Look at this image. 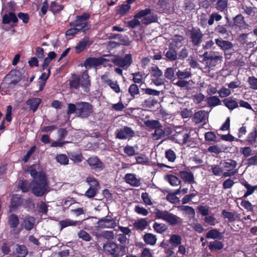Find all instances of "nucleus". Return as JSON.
<instances>
[{
    "mask_svg": "<svg viewBox=\"0 0 257 257\" xmlns=\"http://www.w3.org/2000/svg\"><path fill=\"white\" fill-rule=\"evenodd\" d=\"M216 44L223 50H227L231 49L233 47L232 43L228 41H225L222 38L216 39L215 40Z\"/></svg>",
    "mask_w": 257,
    "mask_h": 257,
    "instance_id": "23",
    "label": "nucleus"
},
{
    "mask_svg": "<svg viewBox=\"0 0 257 257\" xmlns=\"http://www.w3.org/2000/svg\"><path fill=\"white\" fill-rule=\"evenodd\" d=\"M223 103L226 107L231 110H233L238 106V102L235 99H233L231 97L224 99L223 100Z\"/></svg>",
    "mask_w": 257,
    "mask_h": 257,
    "instance_id": "29",
    "label": "nucleus"
},
{
    "mask_svg": "<svg viewBox=\"0 0 257 257\" xmlns=\"http://www.w3.org/2000/svg\"><path fill=\"white\" fill-rule=\"evenodd\" d=\"M63 9V7L59 5L56 2H53L51 4L50 10L53 13H58Z\"/></svg>",
    "mask_w": 257,
    "mask_h": 257,
    "instance_id": "55",
    "label": "nucleus"
},
{
    "mask_svg": "<svg viewBox=\"0 0 257 257\" xmlns=\"http://www.w3.org/2000/svg\"><path fill=\"white\" fill-rule=\"evenodd\" d=\"M223 247V244L222 242L215 240L211 241L209 243L208 247L211 251H216L221 249Z\"/></svg>",
    "mask_w": 257,
    "mask_h": 257,
    "instance_id": "39",
    "label": "nucleus"
},
{
    "mask_svg": "<svg viewBox=\"0 0 257 257\" xmlns=\"http://www.w3.org/2000/svg\"><path fill=\"white\" fill-rule=\"evenodd\" d=\"M222 214L224 218H227L230 222L233 221L235 220V214L233 212H228L224 210L222 211Z\"/></svg>",
    "mask_w": 257,
    "mask_h": 257,
    "instance_id": "60",
    "label": "nucleus"
},
{
    "mask_svg": "<svg viewBox=\"0 0 257 257\" xmlns=\"http://www.w3.org/2000/svg\"><path fill=\"white\" fill-rule=\"evenodd\" d=\"M87 161L91 169L96 171H100L104 167L103 163L96 157H90Z\"/></svg>",
    "mask_w": 257,
    "mask_h": 257,
    "instance_id": "12",
    "label": "nucleus"
},
{
    "mask_svg": "<svg viewBox=\"0 0 257 257\" xmlns=\"http://www.w3.org/2000/svg\"><path fill=\"white\" fill-rule=\"evenodd\" d=\"M38 165H33L31 166L29 169L28 171L30 172L31 176L34 179V180H36L37 178H38V174L40 172H43L42 171L38 172Z\"/></svg>",
    "mask_w": 257,
    "mask_h": 257,
    "instance_id": "49",
    "label": "nucleus"
},
{
    "mask_svg": "<svg viewBox=\"0 0 257 257\" xmlns=\"http://www.w3.org/2000/svg\"><path fill=\"white\" fill-rule=\"evenodd\" d=\"M257 139V130L254 128L252 132L249 133L246 139V141L249 144L252 145L254 147L256 148V145H254L256 140Z\"/></svg>",
    "mask_w": 257,
    "mask_h": 257,
    "instance_id": "36",
    "label": "nucleus"
},
{
    "mask_svg": "<svg viewBox=\"0 0 257 257\" xmlns=\"http://www.w3.org/2000/svg\"><path fill=\"white\" fill-rule=\"evenodd\" d=\"M151 77L152 82L157 86L164 85L165 79L163 77V72L158 67L154 66L151 68Z\"/></svg>",
    "mask_w": 257,
    "mask_h": 257,
    "instance_id": "7",
    "label": "nucleus"
},
{
    "mask_svg": "<svg viewBox=\"0 0 257 257\" xmlns=\"http://www.w3.org/2000/svg\"><path fill=\"white\" fill-rule=\"evenodd\" d=\"M219 96L222 97H226L230 95L231 94V91L230 89L228 88H226L225 87H222L218 91H217Z\"/></svg>",
    "mask_w": 257,
    "mask_h": 257,
    "instance_id": "48",
    "label": "nucleus"
},
{
    "mask_svg": "<svg viewBox=\"0 0 257 257\" xmlns=\"http://www.w3.org/2000/svg\"><path fill=\"white\" fill-rule=\"evenodd\" d=\"M206 237L208 239H221L223 237L222 233L216 229H212L207 233Z\"/></svg>",
    "mask_w": 257,
    "mask_h": 257,
    "instance_id": "28",
    "label": "nucleus"
},
{
    "mask_svg": "<svg viewBox=\"0 0 257 257\" xmlns=\"http://www.w3.org/2000/svg\"><path fill=\"white\" fill-rule=\"evenodd\" d=\"M154 230L159 233H162L167 229V226L163 223L155 222L153 226Z\"/></svg>",
    "mask_w": 257,
    "mask_h": 257,
    "instance_id": "43",
    "label": "nucleus"
},
{
    "mask_svg": "<svg viewBox=\"0 0 257 257\" xmlns=\"http://www.w3.org/2000/svg\"><path fill=\"white\" fill-rule=\"evenodd\" d=\"M80 223L81 222L79 221H74L68 218L60 220L59 222V224L61 226V229L70 226H76L77 224H80Z\"/></svg>",
    "mask_w": 257,
    "mask_h": 257,
    "instance_id": "34",
    "label": "nucleus"
},
{
    "mask_svg": "<svg viewBox=\"0 0 257 257\" xmlns=\"http://www.w3.org/2000/svg\"><path fill=\"white\" fill-rule=\"evenodd\" d=\"M176 75L179 79L184 80L190 78L192 74L191 69L186 68L183 71L179 70L176 72Z\"/></svg>",
    "mask_w": 257,
    "mask_h": 257,
    "instance_id": "31",
    "label": "nucleus"
},
{
    "mask_svg": "<svg viewBox=\"0 0 257 257\" xmlns=\"http://www.w3.org/2000/svg\"><path fill=\"white\" fill-rule=\"evenodd\" d=\"M154 214L156 218L162 219L171 225H176L182 222V220L180 217L167 210L155 209Z\"/></svg>",
    "mask_w": 257,
    "mask_h": 257,
    "instance_id": "3",
    "label": "nucleus"
},
{
    "mask_svg": "<svg viewBox=\"0 0 257 257\" xmlns=\"http://www.w3.org/2000/svg\"><path fill=\"white\" fill-rule=\"evenodd\" d=\"M217 137L216 135L212 132L206 133L205 134V139L209 142H215L216 141Z\"/></svg>",
    "mask_w": 257,
    "mask_h": 257,
    "instance_id": "63",
    "label": "nucleus"
},
{
    "mask_svg": "<svg viewBox=\"0 0 257 257\" xmlns=\"http://www.w3.org/2000/svg\"><path fill=\"white\" fill-rule=\"evenodd\" d=\"M248 82L250 85L251 88L254 90H257V78L254 76L249 77Z\"/></svg>",
    "mask_w": 257,
    "mask_h": 257,
    "instance_id": "64",
    "label": "nucleus"
},
{
    "mask_svg": "<svg viewBox=\"0 0 257 257\" xmlns=\"http://www.w3.org/2000/svg\"><path fill=\"white\" fill-rule=\"evenodd\" d=\"M135 211L138 214L143 216H147L149 214V211L147 209L143 207H141L139 205L135 206Z\"/></svg>",
    "mask_w": 257,
    "mask_h": 257,
    "instance_id": "58",
    "label": "nucleus"
},
{
    "mask_svg": "<svg viewBox=\"0 0 257 257\" xmlns=\"http://www.w3.org/2000/svg\"><path fill=\"white\" fill-rule=\"evenodd\" d=\"M175 69L173 67H169L165 71V77L169 80H172L175 77Z\"/></svg>",
    "mask_w": 257,
    "mask_h": 257,
    "instance_id": "52",
    "label": "nucleus"
},
{
    "mask_svg": "<svg viewBox=\"0 0 257 257\" xmlns=\"http://www.w3.org/2000/svg\"><path fill=\"white\" fill-rule=\"evenodd\" d=\"M103 248L104 251L114 256H117L119 254V247L118 245L113 242H108L103 244Z\"/></svg>",
    "mask_w": 257,
    "mask_h": 257,
    "instance_id": "15",
    "label": "nucleus"
},
{
    "mask_svg": "<svg viewBox=\"0 0 257 257\" xmlns=\"http://www.w3.org/2000/svg\"><path fill=\"white\" fill-rule=\"evenodd\" d=\"M207 103L210 106H216L221 104V100L216 96H210L207 98Z\"/></svg>",
    "mask_w": 257,
    "mask_h": 257,
    "instance_id": "44",
    "label": "nucleus"
},
{
    "mask_svg": "<svg viewBox=\"0 0 257 257\" xmlns=\"http://www.w3.org/2000/svg\"><path fill=\"white\" fill-rule=\"evenodd\" d=\"M41 102V99L39 98H32L28 99L26 101V103L30 105V109L35 112L37 109L38 106Z\"/></svg>",
    "mask_w": 257,
    "mask_h": 257,
    "instance_id": "32",
    "label": "nucleus"
},
{
    "mask_svg": "<svg viewBox=\"0 0 257 257\" xmlns=\"http://www.w3.org/2000/svg\"><path fill=\"white\" fill-rule=\"evenodd\" d=\"M55 159L58 163L62 165H67L69 162V159L65 154L58 155L56 156Z\"/></svg>",
    "mask_w": 257,
    "mask_h": 257,
    "instance_id": "46",
    "label": "nucleus"
},
{
    "mask_svg": "<svg viewBox=\"0 0 257 257\" xmlns=\"http://www.w3.org/2000/svg\"><path fill=\"white\" fill-rule=\"evenodd\" d=\"M203 35L198 29L193 28L190 31V38L194 45H198L202 42Z\"/></svg>",
    "mask_w": 257,
    "mask_h": 257,
    "instance_id": "16",
    "label": "nucleus"
},
{
    "mask_svg": "<svg viewBox=\"0 0 257 257\" xmlns=\"http://www.w3.org/2000/svg\"><path fill=\"white\" fill-rule=\"evenodd\" d=\"M31 190L37 196H42L49 191V187L44 172H40L38 178L31 182Z\"/></svg>",
    "mask_w": 257,
    "mask_h": 257,
    "instance_id": "2",
    "label": "nucleus"
},
{
    "mask_svg": "<svg viewBox=\"0 0 257 257\" xmlns=\"http://www.w3.org/2000/svg\"><path fill=\"white\" fill-rule=\"evenodd\" d=\"M80 78V85L85 92H88L90 86L88 74L86 71L84 72Z\"/></svg>",
    "mask_w": 257,
    "mask_h": 257,
    "instance_id": "20",
    "label": "nucleus"
},
{
    "mask_svg": "<svg viewBox=\"0 0 257 257\" xmlns=\"http://www.w3.org/2000/svg\"><path fill=\"white\" fill-rule=\"evenodd\" d=\"M208 113L204 110H200L194 113L193 116L194 121L196 123H206L208 120Z\"/></svg>",
    "mask_w": 257,
    "mask_h": 257,
    "instance_id": "17",
    "label": "nucleus"
},
{
    "mask_svg": "<svg viewBox=\"0 0 257 257\" xmlns=\"http://www.w3.org/2000/svg\"><path fill=\"white\" fill-rule=\"evenodd\" d=\"M166 56L169 60L171 61H174L177 59V53L174 49L170 48L166 52Z\"/></svg>",
    "mask_w": 257,
    "mask_h": 257,
    "instance_id": "51",
    "label": "nucleus"
},
{
    "mask_svg": "<svg viewBox=\"0 0 257 257\" xmlns=\"http://www.w3.org/2000/svg\"><path fill=\"white\" fill-rule=\"evenodd\" d=\"M141 198L146 205L151 206L153 204L151 198L147 192L142 193Z\"/></svg>",
    "mask_w": 257,
    "mask_h": 257,
    "instance_id": "59",
    "label": "nucleus"
},
{
    "mask_svg": "<svg viewBox=\"0 0 257 257\" xmlns=\"http://www.w3.org/2000/svg\"><path fill=\"white\" fill-rule=\"evenodd\" d=\"M21 204L22 201L21 197L17 194L13 195L11 203L10 205V211L11 212L15 211Z\"/></svg>",
    "mask_w": 257,
    "mask_h": 257,
    "instance_id": "21",
    "label": "nucleus"
},
{
    "mask_svg": "<svg viewBox=\"0 0 257 257\" xmlns=\"http://www.w3.org/2000/svg\"><path fill=\"white\" fill-rule=\"evenodd\" d=\"M133 76V80L136 83L142 84L144 82L143 75L142 73L138 72L132 74Z\"/></svg>",
    "mask_w": 257,
    "mask_h": 257,
    "instance_id": "47",
    "label": "nucleus"
},
{
    "mask_svg": "<svg viewBox=\"0 0 257 257\" xmlns=\"http://www.w3.org/2000/svg\"><path fill=\"white\" fill-rule=\"evenodd\" d=\"M180 177L185 181L188 183H192L194 182V176L193 174L187 171H180Z\"/></svg>",
    "mask_w": 257,
    "mask_h": 257,
    "instance_id": "35",
    "label": "nucleus"
},
{
    "mask_svg": "<svg viewBox=\"0 0 257 257\" xmlns=\"http://www.w3.org/2000/svg\"><path fill=\"white\" fill-rule=\"evenodd\" d=\"M78 236L79 238L85 241H89L91 239V236L90 234L83 230H81L78 232Z\"/></svg>",
    "mask_w": 257,
    "mask_h": 257,
    "instance_id": "50",
    "label": "nucleus"
},
{
    "mask_svg": "<svg viewBox=\"0 0 257 257\" xmlns=\"http://www.w3.org/2000/svg\"><path fill=\"white\" fill-rule=\"evenodd\" d=\"M148 225V222L146 219L142 218L135 221L134 223V226L137 229L143 230Z\"/></svg>",
    "mask_w": 257,
    "mask_h": 257,
    "instance_id": "37",
    "label": "nucleus"
},
{
    "mask_svg": "<svg viewBox=\"0 0 257 257\" xmlns=\"http://www.w3.org/2000/svg\"><path fill=\"white\" fill-rule=\"evenodd\" d=\"M36 220L34 217L27 216L23 221V225L27 230H31L35 226Z\"/></svg>",
    "mask_w": 257,
    "mask_h": 257,
    "instance_id": "25",
    "label": "nucleus"
},
{
    "mask_svg": "<svg viewBox=\"0 0 257 257\" xmlns=\"http://www.w3.org/2000/svg\"><path fill=\"white\" fill-rule=\"evenodd\" d=\"M145 242L151 246L155 245L157 241V236L151 233H147L143 237Z\"/></svg>",
    "mask_w": 257,
    "mask_h": 257,
    "instance_id": "24",
    "label": "nucleus"
},
{
    "mask_svg": "<svg viewBox=\"0 0 257 257\" xmlns=\"http://www.w3.org/2000/svg\"><path fill=\"white\" fill-rule=\"evenodd\" d=\"M16 247L18 257H25L27 254L28 251L25 245L17 244Z\"/></svg>",
    "mask_w": 257,
    "mask_h": 257,
    "instance_id": "41",
    "label": "nucleus"
},
{
    "mask_svg": "<svg viewBox=\"0 0 257 257\" xmlns=\"http://www.w3.org/2000/svg\"><path fill=\"white\" fill-rule=\"evenodd\" d=\"M192 133V131L187 130L177 132L173 136V140L182 145L188 144L194 142V134Z\"/></svg>",
    "mask_w": 257,
    "mask_h": 257,
    "instance_id": "4",
    "label": "nucleus"
},
{
    "mask_svg": "<svg viewBox=\"0 0 257 257\" xmlns=\"http://www.w3.org/2000/svg\"><path fill=\"white\" fill-rule=\"evenodd\" d=\"M97 227L100 228H114L116 226L115 220L113 218L103 217L97 222Z\"/></svg>",
    "mask_w": 257,
    "mask_h": 257,
    "instance_id": "14",
    "label": "nucleus"
},
{
    "mask_svg": "<svg viewBox=\"0 0 257 257\" xmlns=\"http://www.w3.org/2000/svg\"><path fill=\"white\" fill-rule=\"evenodd\" d=\"M240 183L246 189V192L243 196V198H246L252 195L254 192L255 190V185L252 186L245 180L241 182Z\"/></svg>",
    "mask_w": 257,
    "mask_h": 257,
    "instance_id": "26",
    "label": "nucleus"
},
{
    "mask_svg": "<svg viewBox=\"0 0 257 257\" xmlns=\"http://www.w3.org/2000/svg\"><path fill=\"white\" fill-rule=\"evenodd\" d=\"M19 224V219L15 214H11L8 218V224L12 228V231H14L16 228Z\"/></svg>",
    "mask_w": 257,
    "mask_h": 257,
    "instance_id": "30",
    "label": "nucleus"
},
{
    "mask_svg": "<svg viewBox=\"0 0 257 257\" xmlns=\"http://www.w3.org/2000/svg\"><path fill=\"white\" fill-rule=\"evenodd\" d=\"M92 112V105L88 102L81 101L68 105V115L75 113L76 116L83 118L88 117Z\"/></svg>",
    "mask_w": 257,
    "mask_h": 257,
    "instance_id": "1",
    "label": "nucleus"
},
{
    "mask_svg": "<svg viewBox=\"0 0 257 257\" xmlns=\"http://www.w3.org/2000/svg\"><path fill=\"white\" fill-rule=\"evenodd\" d=\"M165 156L168 161L171 162H174L176 158L175 152L172 150H168L166 151Z\"/></svg>",
    "mask_w": 257,
    "mask_h": 257,
    "instance_id": "57",
    "label": "nucleus"
},
{
    "mask_svg": "<svg viewBox=\"0 0 257 257\" xmlns=\"http://www.w3.org/2000/svg\"><path fill=\"white\" fill-rule=\"evenodd\" d=\"M164 135L165 132L161 127L155 129V132L153 134L154 139L157 140L160 139Z\"/></svg>",
    "mask_w": 257,
    "mask_h": 257,
    "instance_id": "54",
    "label": "nucleus"
},
{
    "mask_svg": "<svg viewBox=\"0 0 257 257\" xmlns=\"http://www.w3.org/2000/svg\"><path fill=\"white\" fill-rule=\"evenodd\" d=\"M128 91L131 96L133 97L139 93V88L138 86L135 84H133L130 85L128 88Z\"/></svg>",
    "mask_w": 257,
    "mask_h": 257,
    "instance_id": "62",
    "label": "nucleus"
},
{
    "mask_svg": "<svg viewBox=\"0 0 257 257\" xmlns=\"http://www.w3.org/2000/svg\"><path fill=\"white\" fill-rule=\"evenodd\" d=\"M222 19V16L220 15H219L217 13H212L210 16L209 19H208V23L209 25H212L214 20L216 21H219Z\"/></svg>",
    "mask_w": 257,
    "mask_h": 257,
    "instance_id": "56",
    "label": "nucleus"
},
{
    "mask_svg": "<svg viewBox=\"0 0 257 257\" xmlns=\"http://www.w3.org/2000/svg\"><path fill=\"white\" fill-rule=\"evenodd\" d=\"M18 21V18L16 15L11 12L8 14H5L3 17V23L8 24L11 22L16 23Z\"/></svg>",
    "mask_w": 257,
    "mask_h": 257,
    "instance_id": "33",
    "label": "nucleus"
},
{
    "mask_svg": "<svg viewBox=\"0 0 257 257\" xmlns=\"http://www.w3.org/2000/svg\"><path fill=\"white\" fill-rule=\"evenodd\" d=\"M246 26L244 18L241 15H238L234 18L233 27L238 28L239 29H243L246 28Z\"/></svg>",
    "mask_w": 257,
    "mask_h": 257,
    "instance_id": "22",
    "label": "nucleus"
},
{
    "mask_svg": "<svg viewBox=\"0 0 257 257\" xmlns=\"http://www.w3.org/2000/svg\"><path fill=\"white\" fill-rule=\"evenodd\" d=\"M208 171L211 172L215 176H222L224 171L223 167H221L217 165H212L208 166Z\"/></svg>",
    "mask_w": 257,
    "mask_h": 257,
    "instance_id": "27",
    "label": "nucleus"
},
{
    "mask_svg": "<svg viewBox=\"0 0 257 257\" xmlns=\"http://www.w3.org/2000/svg\"><path fill=\"white\" fill-rule=\"evenodd\" d=\"M181 236L178 234L171 235L169 239L170 243L173 246L176 247L181 244Z\"/></svg>",
    "mask_w": 257,
    "mask_h": 257,
    "instance_id": "38",
    "label": "nucleus"
},
{
    "mask_svg": "<svg viewBox=\"0 0 257 257\" xmlns=\"http://www.w3.org/2000/svg\"><path fill=\"white\" fill-rule=\"evenodd\" d=\"M184 40V38L181 36L176 35L172 38V45L178 47L181 44L182 42Z\"/></svg>",
    "mask_w": 257,
    "mask_h": 257,
    "instance_id": "61",
    "label": "nucleus"
},
{
    "mask_svg": "<svg viewBox=\"0 0 257 257\" xmlns=\"http://www.w3.org/2000/svg\"><path fill=\"white\" fill-rule=\"evenodd\" d=\"M165 179L169 182V183L173 186H176L181 183L180 180L176 177L175 176L172 175H168L165 177Z\"/></svg>",
    "mask_w": 257,
    "mask_h": 257,
    "instance_id": "40",
    "label": "nucleus"
},
{
    "mask_svg": "<svg viewBox=\"0 0 257 257\" xmlns=\"http://www.w3.org/2000/svg\"><path fill=\"white\" fill-rule=\"evenodd\" d=\"M110 61L112 62L115 65L125 69L131 65L133 62L132 56L130 54H127L124 57H117L111 59Z\"/></svg>",
    "mask_w": 257,
    "mask_h": 257,
    "instance_id": "10",
    "label": "nucleus"
},
{
    "mask_svg": "<svg viewBox=\"0 0 257 257\" xmlns=\"http://www.w3.org/2000/svg\"><path fill=\"white\" fill-rule=\"evenodd\" d=\"M116 138L119 140H130L135 136V133L131 127L124 126L117 129L115 132Z\"/></svg>",
    "mask_w": 257,
    "mask_h": 257,
    "instance_id": "9",
    "label": "nucleus"
},
{
    "mask_svg": "<svg viewBox=\"0 0 257 257\" xmlns=\"http://www.w3.org/2000/svg\"><path fill=\"white\" fill-rule=\"evenodd\" d=\"M108 61H110V60L102 57H90L85 61L84 66L86 69H90L92 67L100 66L104 62Z\"/></svg>",
    "mask_w": 257,
    "mask_h": 257,
    "instance_id": "11",
    "label": "nucleus"
},
{
    "mask_svg": "<svg viewBox=\"0 0 257 257\" xmlns=\"http://www.w3.org/2000/svg\"><path fill=\"white\" fill-rule=\"evenodd\" d=\"M90 18V15L88 13H84L82 15L77 16L76 20L71 22V26H75L76 29L79 32H85L89 29V26L87 20Z\"/></svg>",
    "mask_w": 257,
    "mask_h": 257,
    "instance_id": "6",
    "label": "nucleus"
},
{
    "mask_svg": "<svg viewBox=\"0 0 257 257\" xmlns=\"http://www.w3.org/2000/svg\"><path fill=\"white\" fill-rule=\"evenodd\" d=\"M135 17L140 20L141 23L145 25H148L157 20V17L151 13L150 9L141 10L135 15Z\"/></svg>",
    "mask_w": 257,
    "mask_h": 257,
    "instance_id": "5",
    "label": "nucleus"
},
{
    "mask_svg": "<svg viewBox=\"0 0 257 257\" xmlns=\"http://www.w3.org/2000/svg\"><path fill=\"white\" fill-rule=\"evenodd\" d=\"M92 42L88 37L85 36L81 39L75 46L74 49L77 53L83 51L87 47L90 46Z\"/></svg>",
    "mask_w": 257,
    "mask_h": 257,
    "instance_id": "13",
    "label": "nucleus"
},
{
    "mask_svg": "<svg viewBox=\"0 0 257 257\" xmlns=\"http://www.w3.org/2000/svg\"><path fill=\"white\" fill-rule=\"evenodd\" d=\"M207 59L208 60L206 64H207V66L210 68V66L214 67L218 63H221L222 61L223 57L214 52L213 54L209 55Z\"/></svg>",
    "mask_w": 257,
    "mask_h": 257,
    "instance_id": "19",
    "label": "nucleus"
},
{
    "mask_svg": "<svg viewBox=\"0 0 257 257\" xmlns=\"http://www.w3.org/2000/svg\"><path fill=\"white\" fill-rule=\"evenodd\" d=\"M227 6V0H217L216 4V9L220 11H223Z\"/></svg>",
    "mask_w": 257,
    "mask_h": 257,
    "instance_id": "53",
    "label": "nucleus"
},
{
    "mask_svg": "<svg viewBox=\"0 0 257 257\" xmlns=\"http://www.w3.org/2000/svg\"><path fill=\"white\" fill-rule=\"evenodd\" d=\"M125 182L133 187H139L141 184L140 178H137L133 173H127L124 176Z\"/></svg>",
    "mask_w": 257,
    "mask_h": 257,
    "instance_id": "18",
    "label": "nucleus"
},
{
    "mask_svg": "<svg viewBox=\"0 0 257 257\" xmlns=\"http://www.w3.org/2000/svg\"><path fill=\"white\" fill-rule=\"evenodd\" d=\"M146 126L152 129H156L161 127L160 122L157 120H148L145 121Z\"/></svg>",
    "mask_w": 257,
    "mask_h": 257,
    "instance_id": "42",
    "label": "nucleus"
},
{
    "mask_svg": "<svg viewBox=\"0 0 257 257\" xmlns=\"http://www.w3.org/2000/svg\"><path fill=\"white\" fill-rule=\"evenodd\" d=\"M70 87L71 89H78L80 87V78L74 77L69 81Z\"/></svg>",
    "mask_w": 257,
    "mask_h": 257,
    "instance_id": "45",
    "label": "nucleus"
},
{
    "mask_svg": "<svg viewBox=\"0 0 257 257\" xmlns=\"http://www.w3.org/2000/svg\"><path fill=\"white\" fill-rule=\"evenodd\" d=\"M237 162L235 161L229 160L222 163V167L224 172V177H231L238 172V170L236 169Z\"/></svg>",
    "mask_w": 257,
    "mask_h": 257,
    "instance_id": "8",
    "label": "nucleus"
}]
</instances>
